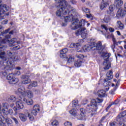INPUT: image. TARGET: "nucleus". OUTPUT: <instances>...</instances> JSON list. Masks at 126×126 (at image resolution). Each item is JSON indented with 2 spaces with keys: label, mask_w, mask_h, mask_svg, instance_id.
Listing matches in <instances>:
<instances>
[{
  "label": "nucleus",
  "mask_w": 126,
  "mask_h": 126,
  "mask_svg": "<svg viewBox=\"0 0 126 126\" xmlns=\"http://www.w3.org/2000/svg\"><path fill=\"white\" fill-rule=\"evenodd\" d=\"M2 24L3 25H5V24H7V20H4V21H3L2 22H1Z\"/></svg>",
  "instance_id": "obj_47"
},
{
  "label": "nucleus",
  "mask_w": 126,
  "mask_h": 126,
  "mask_svg": "<svg viewBox=\"0 0 126 126\" xmlns=\"http://www.w3.org/2000/svg\"><path fill=\"white\" fill-rule=\"evenodd\" d=\"M21 78L23 79L22 82L23 84H29L31 82V80L30 79V77L28 75H22Z\"/></svg>",
  "instance_id": "obj_11"
},
{
  "label": "nucleus",
  "mask_w": 126,
  "mask_h": 126,
  "mask_svg": "<svg viewBox=\"0 0 126 126\" xmlns=\"http://www.w3.org/2000/svg\"><path fill=\"white\" fill-rule=\"evenodd\" d=\"M56 5L58 8L56 12V16L60 18H64L63 15H67L70 6H69L68 7L67 2L65 1V0L56 3Z\"/></svg>",
  "instance_id": "obj_2"
},
{
  "label": "nucleus",
  "mask_w": 126,
  "mask_h": 126,
  "mask_svg": "<svg viewBox=\"0 0 126 126\" xmlns=\"http://www.w3.org/2000/svg\"><path fill=\"white\" fill-rule=\"evenodd\" d=\"M73 62H74V58L70 56L68 58L67 63H73Z\"/></svg>",
  "instance_id": "obj_40"
},
{
  "label": "nucleus",
  "mask_w": 126,
  "mask_h": 126,
  "mask_svg": "<svg viewBox=\"0 0 126 126\" xmlns=\"http://www.w3.org/2000/svg\"><path fill=\"white\" fill-rule=\"evenodd\" d=\"M67 13L69 16H66L64 18L65 22H68L72 20V24L71 25V29L72 30H77L75 34L76 36L81 35L82 38L85 39L86 36L88 35V31H86V28L84 27L85 25V20H81L78 22V19L77 18L79 15L76 12V10L72 7H70L68 9Z\"/></svg>",
  "instance_id": "obj_1"
},
{
  "label": "nucleus",
  "mask_w": 126,
  "mask_h": 126,
  "mask_svg": "<svg viewBox=\"0 0 126 126\" xmlns=\"http://www.w3.org/2000/svg\"><path fill=\"white\" fill-rule=\"evenodd\" d=\"M27 118H29L30 121H33L34 120V117L32 116L31 114L29 113V112H27Z\"/></svg>",
  "instance_id": "obj_39"
},
{
  "label": "nucleus",
  "mask_w": 126,
  "mask_h": 126,
  "mask_svg": "<svg viewBox=\"0 0 126 126\" xmlns=\"http://www.w3.org/2000/svg\"><path fill=\"white\" fill-rule=\"evenodd\" d=\"M19 118L21 122H26L27 121V112L23 113H19Z\"/></svg>",
  "instance_id": "obj_16"
},
{
  "label": "nucleus",
  "mask_w": 126,
  "mask_h": 126,
  "mask_svg": "<svg viewBox=\"0 0 126 126\" xmlns=\"http://www.w3.org/2000/svg\"><path fill=\"white\" fill-rule=\"evenodd\" d=\"M1 49H2V47H0V50ZM0 59L2 60V61H4V62H2V61H0V67H1V69H5V67L7 66L8 67H13V64H12V62H10L11 59H12L14 61H17V59L15 60V58L14 57H11L9 58V59H6V58H5V53L0 51Z\"/></svg>",
  "instance_id": "obj_3"
},
{
  "label": "nucleus",
  "mask_w": 126,
  "mask_h": 126,
  "mask_svg": "<svg viewBox=\"0 0 126 126\" xmlns=\"http://www.w3.org/2000/svg\"><path fill=\"white\" fill-rule=\"evenodd\" d=\"M86 15H87V17L88 18H90V17H91V15H88V14H86Z\"/></svg>",
  "instance_id": "obj_60"
},
{
  "label": "nucleus",
  "mask_w": 126,
  "mask_h": 126,
  "mask_svg": "<svg viewBox=\"0 0 126 126\" xmlns=\"http://www.w3.org/2000/svg\"><path fill=\"white\" fill-rule=\"evenodd\" d=\"M8 107V105L7 104V103H3L2 104L1 111L2 112V113H3L4 112H5V111H6L7 110V107Z\"/></svg>",
  "instance_id": "obj_29"
},
{
  "label": "nucleus",
  "mask_w": 126,
  "mask_h": 126,
  "mask_svg": "<svg viewBox=\"0 0 126 126\" xmlns=\"http://www.w3.org/2000/svg\"><path fill=\"white\" fill-rule=\"evenodd\" d=\"M79 42L81 44H82V43H84V40H83V39H80V40H79Z\"/></svg>",
  "instance_id": "obj_54"
},
{
  "label": "nucleus",
  "mask_w": 126,
  "mask_h": 126,
  "mask_svg": "<svg viewBox=\"0 0 126 126\" xmlns=\"http://www.w3.org/2000/svg\"><path fill=\"white\" fill-rule=\"evenodd\" d=\"M123 4H124V1L122 0H115L114 5L117 7V8H120Z\"/></svg>",
  "instance_id": "obj_22"
},
{
  "label": "nucleus",
  "mask_w": 126,
  "mask_h": 126,
  "mask_svg": "<svg viewBox=\"0 0 126 126\" xmlns=\"http://www.w3.org/2000/svg\"><path fill=\"white\" fill-rule=\"evenodd\" d=\"M3 114H4L5 115H12L13 114V111L11 109H10L8 110H7V109L6 111H5L3 113Z\"/></svg>",
  "instance_id": "obj_34"
},
{
  "label": "nucleus",
  "mask_w": 126,
  "mask_h": 126,
  "mask_svg": "<svg viewBox=\"0 0 126 126\" xmlns=\"http://www.w3.org/2000/svg\"><path fill=\"white\" fill-rule=\"evenodd\" d=\"M27 96L28 98H33L34 97V94H33V93H32V92L29 91L27 93Z\"/></svg>",
  "instance_id": "obj_38"
},
{
  "label": "nucleus",
  "mask_w": 126,
  "mask_h": 126,
  "mask_svg": "<svg viewBox=\"0 0 126 126\" xmlns=\"http://www.w3.org/2000/svg\"><path fill=\"white\" fill-rule=\"evenodd\" d=\"M8 10V6L6 5H0V19H3L4 15H9V13H5Z\"/></svg>",
  "instance_id": "obj_5"
},
{
  "label": "nucleus",
  "mask_w": 126,
  "mask_h": 126,
  "mask_svg": "<svg viewBox=\"0 0 126 126\" xmlns=\"http://www.w3.org/2000/svg\"><path fill=\"white\" fill-rule=\"evenodd\" d=\"M106 76L108 80H111V79H112L113 77V72L112 71H110L109 72H108L106 74Z\"/></svg>",
  "instance_id": "obj_31"
},
{
  "label": "nucleus",
  "mask_w": 126,
  "mask_h": 126,
  "mask_svg": "<svg viewBox=\"0 0 126 126\" xmlns=\"http://www.w3.org/2000/svg\"><path fill=\"white\" fill-rule=\"evenodd\" d=\"M5 122L8 126H11L12 125V120L9 118L5 119Z\"/></svg>",
  "instance_id": "obj_35"
},
{
  "label": "nucleus",
  "mask_w": 126,
  "mask_h": 126,
  "mask_svg": "<svg viewBox=\"0 0 126 126\" xmlns=\"http://www.w3.org/2000/svg\"><path fill=\"white\" fill-rule=\"evenodd\" d=\"M15 50H19V47L18 46H16L14 47Z\"/></svg>",
  "instance_id": "obj_61"
},
{
  "label": "nucleus",
  "mask_w": 126,
  "mask_h": 126,
  "mask_svg": "<svg viewBox=\"0 0 126 126\" xmlns=\"http://www.w3.org/2000/svg\"><path fill=\"white\" fill-rule=\"evenodd\" d=\"M110 94H114V91H110Z\"/></svg>",
  "instance_id": "obj_64"
},
{
  "label": "nucleus",
  "mask_w": 126,
  "mask_h": 126,
  "mask_svg": "<svg viewBox=\"0 0 126 126\" xmlns=\"http://www.w3.org/2000/svg\"><path fill=\"white\" fill-rule=\"evenodd\" d=\"M7 79L9 81V83H10V84H16V83L19 81L18 78H16L14 77V74L13 73H11L8 75L7 76Z\"/></svg>",
  "instance_id": "obj_6"
},
{
  "label": "nucleus",
  "mask_w": 126,
  "mask_h": 126,
  "mask_svg": "<svg viewBox=\"0 0 126 126\" xmlns=\"http://www.w3.org/2000/svg\"><path fill=\"white\" fill-rule=\"evenodd\" d=\"M76 58L79 59V60L75 62L74 65L76 66V67H79L80 66H81V64H82L81 60L84 58V56H83L82 54L77 55Z\"/></svg>",
  "instance_id": "obj_9"
},
{
  "label": "nucleus",
  "mask_w": 126,
  "mask_h": 126,
  "mask_svg": "<svg viewBox=\"0 0 126 126\" xmlns=\"http://www.w3.org/2000/svg\"><path fill=\"white\" fill-rule=\"evenodd\" d=\"M101 28H102V29H104L106 31H107L108 30V28H107V26L105 25H102Z\"/></svg>",
  "instance_id": "obj_46"
},
{
  "label": "nucleus",
  "mask_w": 126,
  "mask_h": 126,
  "mask_svg": "<svg viewBox=\"0 0 126 126\" xmlns=\"http://www.w3.org/2000/svg\"><path fill=\"white\" fill-rule=\"evenodd\" d=\"M126 15V10L125 9L120 8L116 15V16L118 17H123V16H125Z\"/></svg>",
  "instance_id": "obj_13"
},
{
  "label": "nucleus",
  "mask_w": 126,
  "mask_h": 126,
  "mask_svg": "<svg viewBox=\"0 0 126 126\" xmlns=\"http://www.w3.org/2000/svg\"><path fill=\"white\" fill-rule=\"evenodd\" d=\"M85 109L83 108H81L80 110V116H78L77 117V120H79V121H83L86 120V115Z\"/></svg>",
  "instance_id": "obj_8"
},
{
  "label": "nucleus",
  "mask_w": 126,
  "mask_h": 126,
  "mask_svg": "<svg viewBox=\"0 0 126 126\" xmlns=\"http://www.w3.org/2000/svg\"><path fill=\"white\" fill-rule=\"evenodd\" d=\"M16 69H17V70H20V69H21V68L20 67H17L16 68Z\"/></svg>",
  "instance_id": "obj_59"
},
{
  "label": "nucleus",
  "mask_w": 126,
  "mask_h": 126,
  "mask_svg": "<svg viewBox=\"0 0 126 126\" xmlns=\"http://www.w3.org/2000/svg\"><path fill=\"white\" fill-rule=\"evenodd\" d=\"M109 6V0H103L101 1V3L100 6V8L101 10H103L104 8H106L107 6Z\"/></svg>",
  "instance_id": "obj_17"
},
{
  "label": "nucleus",
  "mask_w": 126,
  "mask_h": 126,
  "mask_svg": "<svg viewBox=\"0 0 126 126\" xmlns=\"http://www.w3.org/2000/svg\"><path fill=\"white\" fill-rule=\"evenodd\" d=\"M111 37H112V41L113 42L114 45H118V43L117 42V40H116V38L114 37V35L112 34Z\"/></svg>",
  "instance_id": "obj_43"
},
{
  "label": "nucleus",
  "mask_w": 126,
  "mask_h": 126,
  "mask_svg": "<svg viewBox=\"0 0 126 126\" xmlns=\"http://www.w3.org/2000/svg\"><path fill=\"white\" fill-rule=\"evenodd\" d=\"M109 30L110 32H115V29L113 28H110L109 29Z\"/></svg>",
  "instance_id": "obj_48"
},
{
  "label": "nucleus",
  "mask_w": 126,
  "mask_h": 126,
  "mask_svg": "<svg viewBox=\"0 0 126 126\" xmlns=\"http://www.w3.org/2000/svg\"><path fill=\"white\" fill-rule=\"evenodd\" d=\"M16 106L18 109H23L24 108V105L22 100H17L16 102Z\"/></svg>",
  "instance_id": "obj_24"
},
{
  "label": "nucleus",
  "mask_w": 126,
  "mask_h": 126,
  "mask_svg": "<svg viewBox=\"0 0 126 126\" xmlns=\"http://www.w3.org/2000/svg\"><path fill=\"white\" fill-rule=\"evenodd\" d=\"M67 52H68V49H67V48H64L60 51V58H61V59L66 58V53H67Z\"/></svg>",
  "instance_id": "obj_20"
},
{
  "label": "nucleus",
  "mask_w": 126,
  "mask_h": 126,
  "mask_svg": "<svg viewBox=\"0 0 126 126\" xmlns=\"http://www.w3.org/2000/svg\"><path fill=\"white\" fill-rule=\"evenodd\" d=\"M64 126H72V124H71V122H69L68 121H67L64 123Z\"/></svg>",
  "instance_id": "obj_44"
},
{
  "label": "nucleus",
  "mask_w": 126,
  "mask_h": 126,
  "mask_svg": "<svg viewBox=\"0 0 126 126\" xmlns=\"http://www.w3.org/2000/svg\"><path fill=\"white\" fill-rule=\"evenodd\" d=\"M10 30V29H8L7 30H6L4 32V33L5 34H6V33H8V32Z\"/></svg>",
  "instance_id": "obj_51"
},
{
  "label": "nucleus",
  "mask_w": 126,
  "mask_h": 126,
  "mask_svg": "<svg viewBox=\"0 0 126 126\" xmlns=\"http://www.w3.org/2000/svg\"><path fill=\"white\" fill-rule=\"evenodd\" d=\"M119 126H126V125H125V124L124 123H119Z\"/></svg>",
  "instance_id": "obj_53"
},
{
  "label": "nucleus",
  "mask_w": 126,
  "mask_h": 126,
  "mask_svg": "<svg viewBox=\"0 0 126 126\" xmlns=\"http://www.w3.org/2000/svg\"><path fill=\"white\" fill-rule=\"evenodd\" d=\"M115 10V7L113 5H110L109 7V10L107 12V13L111 15V17H115L116 13L114 12Z\"/></svg>",
  "instance_id": "obj_18"
},
{
  "label": "nucleus",
  "mask_w": 126,
  "mask_h": 126,
  "mask_svg": "<svg viewBox=\"0 0 126 126\" xmlns=\"http://www.w3.org/2000/svg\"><path fill=\"white\" fill-rule=\"evenodd\" d=\"M55 1H56V3H57L58 2H60V1H63V0H55Z\"/></svg>",
  "instance_id": "obj_55"
},
{
  "label": "nucleus",
  "mask_w": 126,
  "mask_h": 126,
  "mask_svg": "<svg viewBox=\"0 0 126 126\" xmlns=\"http://www.w3.org/2000/svg\"><path fill=\"white\" fill-rule=\"evenodd\" d=\"M9 102H15L16 101V97L14 95H11L8 99Z\"/></svg>",
  "instance_id": "obj_37"
},
{
  "label": "nucleus",
  "mask_w": 126,
  "mask_h": 126,
  "mask_svg": "<svg viewBox=\"0 0 126 126\" xmlns=\"http://www.w3.org/2000/svg\"><path fill=\"white\" fill-rule=\"evenodd\" d=\"M117 26L118 27L119 29H120V30H123L124 28V24L122 23L121 21L117 22Z\"/></svg>",
  "instance_id": "obj_32"
},
{
  "label": "nucleus",
  "mask_w": 126,
  "mask_h": 126,
  "mask_svg": "<svg viewBox=\"0 0 126 126\" xmlns=\"http://www.w3.org/2000/svg\"><path fill=\"white\" fill-rule=\"evenodd\" d=\"M94 94H96L97 95H98V97H105V96H107V94H106V91L103 90H99L97 93L95 92L94 93Z\"/></svg>",
  "instance_id": "obj_21"
},
{
  "label": "nucleus",
  "mask_w": 126,
  "mask_h": 126,
  "mask_svg": "<svg viewBox=\"0 0 126 126\" xmlns=\"http://www.w3.org/2000/svg\"><path fill=\"white\" fill-rule=\"evenodd\" d=\"M83 11L84 12H86V13H89L90 12V10L87 8H84Z\"/></svg>",
  "instance_id": "obj_45"
},
{
  "label": "nucleus",
  "mask_w": 126,
  "mask_h": 126,
  "mask_svg": "<svg viewBox=\"0 0 126 126\" xmlns=\"http://www.w3.org/2000/svg\"><path fill=\"white\" fill-rule=\"evenodd\" d=\"M102 57L103 58L104 62H105V61H109V58H110V54L107 53H102Z\"/></svg>",
  "instance_id": "obj_28"
},
{
  "label": "nucleus",
  "mask_w": 126,
  "mask_h": 126,
  "mask_svg": "<svg viewBox=\"0 0 126 126\" xmlns=\"http://www.w3.org/2000/svg\"><path fill=\"white\" fill-rule=\"evenodd\" d=\"M116 78H119V73H117L116 74Z\"/></svg>",
  "instance_id": "obj_58"
},
{
  "label": "nucleus",
  "mask_w": 126,
  "mask_h": 126,
  "mask_svg": "<svg viewBox=\"0 0 126 126\" xmlns=\"http://www.w3.org/2000/svg\"><path fill=\"white\" fill-rule=\"evenodd\" d=\"M11 119L13 122H14L15 125H18L19 124V122H18V119L17 118H15V117H12Z\"/></svg>",
  "instance_id": "obj_42"
},
{
  "label": "nucleus",
  "mask_w": 126,
  "mask_h": 126,
  "mask_svg": "<svg viewBox=\"0 0 126 126\" xmlns=\"http://www.w3.org/2000/svg\"><path fill=\"white\" fill-rule=\"evenodd\" d=\"M69 113L70 115L73 116V117H75V118H76L77 119V117H78V112H77V110L75 109H72L69 111Z\"/></svg>",
  "instance_id": "obj_23"
},
{
  "label": "nucleus",
  "mask_w": 126,
  "mask_h": 126,
  "mask_svg": "<svg viewBox=\"0 0 126 126\" xmlns=\"http://www.w3.org/2000/svg\"><path fill=\"white\" fill-rule=\"evenodd\" d=\"M103 66L105 70H108L111 68V62L109 60H106L103 63Z\"/></svg>",
  "instance_id": "obj_15"
},
{
  "label": "nucleus",
  "mask_w": 126,
  "mask_h": 126,
  "mask_svg": "<svg viewBox=\"0 0 126 126\" xmlns=\"http://www.w3.org/2000/svg\"><path fill=\"white\" fill-rule=\"evenodd\" d=\"M39 112H40V106L38 104L35 105L32 108V114L34 116H36Z\"/></svg>",
  "instance_id": "obj_12"
},
{
  "label": "nucleus",
  "mask_w": 126,
  "mask_h": 126,
  "mask_svg": "<svg viewBox=\"0 0 126 126\" xmlns=\"http://www.w3.org/2000/svg\"><path fill=\"white\" fill-rule=\"evenodd\" d=\"M111 48H112V49H115V44H114L113 45H112V46H111Z\"/></svg>",
  "instance_id": "obj_62"
},
{
  "label": "nucleus",
  "mask_w": 126,
  "mask_h": 126,
  "mask_svg": "<svg viewBox=\"0 0 126 126\" xmlns=\"http://www.w3.org/2000/svg\"><path fill=\"white\" fill-rule=\"evenodd\" d=\"M33 92H34V93L35 94H38L39 93V90H38V89H34V90H33Z\"/></svg>",
  "instance_id": "obj_49"
},
{
  "label": "nucleus",
  "mask_w": 126,
  "mask_h": 126,
  "mask_svg": "<svg viewBox=\"0 0 126 126\" xmlns=\"http://www.w3.org/2000/svg\"><path fill=\"white\" fill-rule=\"evenodd\" d=\"M103 99L100 98L93 99L91 101L90 105L87 106V109L90 113H96L98 109V103H102Z\"/></svg>",
  "instance_id": "obj_4"
},
{
  "label": "nucleus",
  "mask_w": 126,
  "mask_h": 126,
  "mask_svg": "<svg viewBox=\"0 0 126 126\" xmlns=\"http://www.w3.org/2000/svg\"><path fill=\"white\" fill-rule=\"evenodd\" d=\"M38 85L37 82H32L31 84L29 85L28 87V89H32V87H36Z\"/></svg>",
  "instance_id": "obj_27"
},
{
  "label": "nucleus",
  "mask_w": 126,
  "mask_h": 126,
  "mask_svg": "<svg viewBox=\"0 0 126 126\" xmlns=\"http://www.w3.org/2000/svg\"><path fill=\"white\" fill-rule=\"evenodd\" d=\"M113 18L114 17H111L110 14H108L107 13V14L105 16L103 19V21H104V22H105V23H109V22L111 21V18Z\"/></svg>",
  "instance_id": "obj_25"
},
{
  "label": "nucleus",
  "mask_w": 126,
  "mask_h": 126,
  "mask_svg": "<svg viewBox=\"0 0 126 126\" xmlns=\"http://www.w3.org/2000/svg\"><path fill=\"white\" fill-rule=\"evenodd\" d=\"M117 33L118 36H121V32H120V31H117Z\"/></svg>",
  "instance_id": "obj_56"
},
{
  "label": "nucleus",
  "mask_w": 126,
  "mask_h": 126,
  "mask_svg": "<svg viewBox=\"0 0 126 126\" xmlns=\"http://www.w3.org/2000/svg\"><path fill=\"white\" fill-rule=\"evenodd\" d=\"M96 48L97 50H100L101 48H102V43L100 41L98 42L97 43H95Z\"/></svg>",
  "instance_id": "obj_36"
},
{
  "label": "nucleus",
  "mask_w": 126,
  "mask_h": 126,
  "mask_svg": "<svg viewBox=\"0 0 126 126\" xmlns=\"http://www.w3.org/2000/svg\"><path fill=\"white\" fill-rule=\"evenodd\" d=\"M126 115V111H123L122 113H120L117 118V122H121L124 121V117Z\"/></svg>",
  "instance_id": "obj_19"
},
{
  "label": "nucleus",
  "mask_w": 126,
  "mask_h": 126,
  "mask_svg": "<svg viewBox=\"0 0 126 126\" xmlns=\"http://www.w3.org/2000/svg\"><path fill=\"white\" fill-rule=\"evenodd\" d=\"M108 80H109L108 79H105L104 80L103 85L104 86H105V87H109V86H111V85H112V83H111V82Z\"/></svg>",
  "instance_id": "obj_30"
},
{
  "label": "nucleus",
  "mask_w": 126,
  "mask_h": 126,
  "mask_svg": "<svg viewBox=\"0 0 126 126\" xmlns=\"http://www.w3.org/2000/svg\"><path fill=\"white\" fill-rule=\"evenodd\" d=\"M51 125L52 126H59V121L56 119H53L51 121Z\"/></svg>",
  "instance_id": "obj_33"
},
{
  "label": "nucleus",
  "mask_w": 126,
  "mask_h": 126,
  "mask_svg": "<svg viewBox=\"0 0 126 126\" xmlns=\"http://www.w3.org/2000/svg\"><path fill=\"white\" fill-rule=\"evenodd\" d=\"M23 101L24 102H25V103H26V104H27L29 106H31L32 105H33V104H34V101H33V100H32V99H26L25 98H23Z\"/></svg>",
  "instance_id": "obj_26"
},
{
  "label": "nucleus",
  "mask_w": 126,
  "mask_h": 126,
  "mask_svg": "<svg viewBox=\"0 0 126 126\" xmlns=\"http://www.w3.org/2000/svg\"><path fill=\"white\" fill-rule=\"evenodd\" d=\"M27 93V92L25 90L24 87H21L15 92V94H17V95H21L22 96H26Z\"/></svg>",
  "instance_id": "obj_10"
},
{
  "label": "nucleus",
  "mask_w": 126,
  "mask_h": 126,
  "mask_svg": "<svg viewBox=\"0 0 126 126\" xmlns=\"http://www.w3.org/2000/svg\"><path fill=\"white\" fill-rule=\"evenodd\" d=\"M15 74L16 75H20V74H21V73H20V71H16V73H15Z\"/></svg>",
  "instance_id": "obj_50"
},
{
  "label": "nucleus",
  "mask_w": 126,
  "mask_h": 126,
  "mask_svg": "<svg viewBox=\"0 0 126 126\" xmlns=\"http://www.w3.org/2000/svg\"><path fill=\"white\" fill-rule=\"evenodd\" d=\"M78 106V100H73L72 103L73 108H76Z\"/></svg>",
  "instance_id": "obj_41"
},
{
  "label": "nucleus",
  "mask_w": 126,
  "mask_h": 126,
  "mask_svg": "<svg viewBox=\"0 0 126 126\" xmlns=\"http://www.w3.org/2000/svg\"><path fill=\"white\" fill-rule=\"evenodd\" d=\"M70 2L72 4H75V3H76V1L75 0H71Z\"/></svg>",
  "instance_id": "obj_52"
},
{
  "label": "nucleus",
  "mask_w": 126,
  "mask_h": 126,
  "mask_svg": "<svg viewBox=\"0 0 126 126\" xmlns=\"http://www.w3.org/2000/svg\"><path fill=\"white\" fill-rule=\"evenodd\" d=\"M70 48H76V50L78 52H82V50H79L81 49L80 43H71L70 45Z\"/></svg>",
  "instance_id": "obj_14"
},
{
  "label": "nucleus",
  "mask_w": 126,
  "mask_h": 126,
  "mask_svg": "<svg viewBox=\"0 0 126 126\" xmlns=\"http://www.w3.org/2000/svg\"><path fill=\"white\" fill-rule=\"evenodd\" d=\"M95 42H93L91 45L88 44L85 45L83 47L82 50L80 49L79 50L82 51V52H90L92 49L95 48ZM82 52H80V53H82Z\"/></svg>",
  "instance_id": "obj_7"
},
{
  "label": "nucleus",
  "mask_w": 126,
  "mask_h": 126,
  "mask_svg": "<svg viewBox=\"0 0 126 126\" xmlns=\"http://www.w3.org/2000/svg\"><path fill=\"white\" fill-rule=\"evenodd\" d=\"M124 8L126 10V2L124 4Z\"/></svg>",
  "instance_id": "obj_63"
},
{
  "label": "nucleus",
  "mask_w": 126,
  "mask_h": 126,
  "mask_svg": "<svg viewBox=\"0 0 126 126\" xmlns=\"http://www.w3.org/2000/svg\"><path fill=\"white\" fill-rule=\"evenodd\" d=\"M110 126H116L115 125L114 123H112L110 124Z\"/></svg>",
  "instance_id": "obj_57"
}]
</instances>
